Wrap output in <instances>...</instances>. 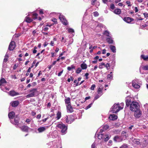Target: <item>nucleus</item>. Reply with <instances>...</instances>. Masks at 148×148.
<instances>
[{
	"instance_id": "53",
	"label": "nucleus",
	"mask_w": 148,
	"mask_h": 148,
	"mask_svg": "<svg viewBox=\"0 0 148 148\" xmlns=\"http://www.w3.org/2000/svg\"><path fill=\"white\" fill-rule=\"evenodd\" d=\"M68 32H74V31L73 29L71 28H70L68 29Z\"/></svg>"
},
{
	"instance_id": "44",
	"label": "nucleus",
	"mask_w": 148,
	"mask_h": 148,
	"mask_svg": "<svg viewBox=\"0 0 148 148\" xmlns=\"http://www.w3.org/2000/svg\"><path fill=\"white\" fill-rule=\"evenodd\" d=\"M37 16H38L37 14L36 13H34L33 15V16H32L33 18L34 19H35L37 18Z\"/></svg>"
},
{
	"instance_id": "56",
	"label": "nucleus",
	"mask_w": 148,
	"mask_h": 148,
	"mask_svg": "<svg viewBox=\"0 0 148 148\" xmlns=\"http://www.w3.org/2000/svg\"><path fill=\"white\" fill-rule=\"evenodd\" d=\"M51 56L52 57H54V56H55L56 55V54H55V53L53 52H52L51 53Z\"/></svg>"
},
{
	"instance_id": "33",
	"label": "nucleus",
	"mask_w": 148,
	"mask_h": 148,
	"mask_svg": "<svg viewBox=\"0 0 148 148\" xmlns=\"http://www.w3.org/2000/svg\"><path fill=\"white\" fill-rule=\"evenodd\" d=\"M141 57L144 60H147L148 59V56H145L144 55H142L141 56Z\"/></svg>"
},
{
	"instance_id": "22",
	"label": "nucleus",
	"mask_w": 148,
	"mask_h": 148,
	"mask_svg": "<svg viewBox=\"0 0 148 148\" xmlns=\"http://www.w3.org/2000/svg\"><path fill=\"white\" fill-rule=\"evenodd\" d=\"M110 48L113 53H115L116 52V49L115 46L110 45Z\"/></svg>"
},
{
	"instance_id": "29",
	"label": "nucleus",
	"mask_w": 148,
	"mask_h": 148,
	"mask_svg": "<svg viewBox=\"0 0 148 148\" xmlns=\"http://www.w3.org/2000/svg\"><path fill=\"white\" fill-rule=\"evenodd\" d=\"M112 72H110V74L108 75L107 78L108 79L110 80L112 79L113 77V74H112Z\"/></svg>"
},
{
	"instance_id": "57",
	"label": "nucleus",
	"mask_w": 148,
	"mask_h": 148,
	"mask_svg": "<svg viewBox=\"0 0 148 148\" xmlns=\"http://www.w3.org/2000/svg\"><path fill=\"white\" fill-rule=\"evenodd\" d=\"M89 75V74L88 73H86L85 74V76L86 77V79H87L88 78V77Z\"/></svg>"
},
{
	"instance_id": "64",
	"label": "nucleus",
	"mask_w": 148,
	"mask_h": 148,
	"mask_svg": "<svg viewBox=\"0 0 148 148\" xmlns=\"http://www.w3.org/2000/svg\"><path fill=\"white\" fill-rule=\"evenodd\" d=\"M95 144L94 143L91 145V148H95Z\"/></svg>"
},
{
	"instance_id": "13",
	"label": "nucleus",
	"mask_w": 148,
	"mask_h": 148,
	"mask_svg": "<svg viewBox=\"0 0 148 148\" xmlns=\"http://www.w3.org/2000/svg\"><path fill=\"white\" fill-rule=\"evenodd\" d=\"M114 140L115 142H119L122 140V138L121 137L116 136L114 137Z\"/></svg>"
},
{
	"instance_id": "60",
	"label": "nucleus",
	"mask_w": 148,
	"mask_h": 148,
	"mask_svg": "<svg viewBox=\"0 0 148 148\" xmlns=\"http://www.w3.org/2000/svg\"><path fill=\"white\" fill-rule=\"evenodd\" d=\"M17 65H16V64H14L13 67V69L14 70L16 69V68L17 67Z\"/></svg>"
},
{
	"instance_id": "48",
	"label": "nucleus",
	"mask_w": 148,
	"mask_h": 148,
	"mask_svg": "<svg viewBox=\"0 0 148 148\" xmlns=\"http://www.w3.org/2000/svg\"><path fill=\"white\" fill-rule=\"evenodd\" d=\"M110 8L112 10L114 9L115 8V6L114 4L112 3L110 5Z\"/></svg>"
},
{
	"instance_id": "50",
	"label": "nucleus",
	"mask_w": 148,
	"mask_h": 148,
	"mask_svg": "<svg viewBox=\"0 0 148 148\" xmlns=\"http://www.w3.org/2000/svg\"><path fill=\"white\" fill-rule=\"evenodd\" d=\"M120 148H128L127 145H124L121 146Z\"/></svg>"
},
{
	"instance_id": "6",
	"label": "nucleus",
	"mask_w": 148,
	"mask_h": 148,
	"mask_svg": "<svg viewBox=\"0 0 148 148\" xmlns=\"http://www.w3.org/2000/svg\"><path fill=\"white\" fill-rule=\"evenodd\" d=\"M66 119V122L68 123H71L74 120V116L72 115L67 116Z\"/></svg>"
},
{
	"instance_id": "52",
	"label": "nucleus",
	"mask_w": 148,
	"mask_h": 148,
	"mask_svg": "<svg viewBox=\"0 0 148 148\" xmlns=\"http://www.w3.org/2000/svg\"><path fill=\"white\" fill-rule=\"evenodd\" d=\"M126 3L127 5H128V6H131V5L130 4V1H127L126 2Z\"/></svg>"
},
{
	"instance_id": "26",
	"label": "nucleus",
	"mask_w": 148,
	"mask_h": 148,
	"mask_svg": "<svg viewBox=\"0 0 148 148\" xmlns=\"http://www.w3.org/2000/svg\"><path fill=\"white\" fill-rule=\"evenodd\" d=\"M32 19L27 16L26 17L25 21L28 23H30L32 21Z\"/></svg>"
},
{
	"instance_id": "40",
	"label": "nucleus",
	"mask_w": 148,
	"mask_h": 148,
	"mask_svg": "<svg viewBox=\"0 0 148 148\" xmlns=\"http://www.w3.org/2000/svg\"><path fill=\"white\" fill-rule=\"evenodd\" d=\"M105 65L104 63H101L99 66V68L100 69H102L103 68V66Z\"/></svg>"
},
{
	"instance_id": "36",
	"label": "nucleus",
	"mask_w": 148,
	"mask_h": 148,
	"mask_svg": "<svg viewBox=\"0 0 148 148\" xmlns=\"http://www.w3.org/2000/svg\"><path fill=\"white\" fill-rule=\"evenodd\" d=\"M101 95L102 94H98L97 95H96L95 96L94 101L95 100L99 98Z\"/></svg>"
},
{
	"instance_id": "5",
	"label": "nucleus",
	"mask_w": 148,
	"mask_h": 148,
	"mask_svg": "<svg viewBox=\"0 0 148 148\" xmlns=\"http://www.w3.org/2000/svg\"><path fill=\"white\" fill-rule=\"evenodd\" d=\"M37 92V89L36 88H33L29 90L30 93L27 95L26 96V97L27 98H29L34 97L35 93Z\"/></svg>"
},
{
	"instance_id": "46",
	"label": "nucleus",
	"mask_w": 148,
	"mask_h": 148,
	"mask_svg": "<svg viewBox=\"0 0 148 148\" xmlns=\"http://www.w3.org/2000/svg\"><path fill=\"white\" fill-rule=\"evenodd\" d=\"M95 84H92L90 87V89L92 90H94L95 89Z\"/></svg>"
},
{
	"instance_id": "62",
	"label": "nucleus",
	"mask_w": 148,
	"mask_h": 148,
	"mask_svg": "<svg viewBox=\"0 0 148 148\" xmlns=\"http://www.w3.org/2000/svg\"><path fill=\"white\" fill-rule=\"evenodd\" d=\"M63 70H62L60 72V73H58V75L59 76H60L61 75L62 73H63Z\"/></svg>"
},
{
	"instance_id": "35",
	"label": "nucleus",
	"mask_w": 148,
	"mask_h": 148,
	"mask_svg": "<svg viewBox=\"0 0 148 148\" xmlns=\"http://www.w3.org/2000/svg\"><path fill=\"white\" fill-rule=\"evenodd\" d=\"M82 71V69L80 68H78L76 70V72L77 73L79 74Z\"/></svg>"
},
{
	"instance_id": "27",
	"label": "nucleus",
	"mask_w": 148,
	"mask_h": 148,
	"mask_svg": "<svg viewBox=\"0 0 148 148\" xmlns=\"http://www.w3.org/2000/svg\"><path fill=\"white\" fill-rule=\"evenodd\" d=\"M8 51L5 54V56L3 60L4 62H6L8 61V58L9 57V56L8 54Z\"/></svg>"
},
{
	"instance_id": "41",
	"label": "nucleus",
	"mask_w": 148,
	"mask_h": 148,
	"mask_svg": "<svg viewBox=\"0 0 148 148\" xmlns=\"http://www.w3.org/2000/svg\"><path fill=\"white\" fill-rule=\"evenodd\" d=\"M1 89L5 92H6V90H9V88L7 87H5L4 88H3L2 87H1Z\"/></svg>"
},
{
	"instance_id": "42",
	"label": "nucleus",
	"mask_w": 148,
	"mask_h": 148,
	"mask_svg": "<svg viewBox=\"0 0 148 148\" xmlns=\"http://www.w3.org/2000/svg\"><path fill=\"white\" fill-rule=\"evenodd\" d=\"M124 104L123 103H121L120 104H119V107L120 109L121 110L124 107Z\"/></svg>"
},
{
	"instance_id": "45",
	"label": "nucleus",
	"mask_w": 148,
	"mask_h": 148,
	"mask_svg": "<svg viewBox=\"0 0 148 148\" xmlns=\"http://www.w3.org/2000/svg\"><path fill=\"white\" fill-rule=\"evenodd\" d=\"M109 128V126L107 125H104L103 126V129L104 130H107Z\"/></svg>"
},
{
	"instance_id": "23",
	"label": "nucleus",
	"mask_w": 148,
	"mask_h": 148,
	"mask_svg": "<svg viewBox=\"0 0 148 148\" xmlns=\"http://www.w3.org/2000/svg\"><path fill=\"white\" fill-rule=\"evenodd\" d=\"M70 99L69 97H68L66 99H65V103L66 104H68L67 105H69V104H71L70 103Z\"/></svg>"
},
{
	"instance_id": "15",
	"label": "nucleus",
	"mask_w": 148,
	"mask_h": 148,
	"mask_svg": "<svg viewBox=\"0 0 148 148\" xmlns=\"http://www.w3.org/2000/svg\"><path fill=\"white\" fill-rule=\"evenodd\" d=\"M67 111L68 112H72L73 111V110L71 104L66 106Z\"/></svg>"
},
{
	"instance_id": "8",
	"label": "nucleus",
	"mask_w": 148,
	"mask_h": 148,
	"mask_svg": "<svg viewBox=\"0 0 148 148\" xmlns=\"http://www.w3.org/2000/svg\"><path fill=\"white\" fill-rule=\"evenodd\" d=\"M134 111H135L134 116L136 117L139 118L141 116L142 112L139 108L137 109Z\"/></svg>"
},
{
	"instance_id": "21",
	"label": "nucleus",
	"mask_w": 148,
	"mask_h": 148,
	"mask_svg": "<svg viewBox=\"0 0 148 148\" xmlns=\"http://www.w3.org/2000/svg\"><path fill=\"white\" fill-rule=\"evenodd\" d=\"M12 106V107H15L17 106L18 104V102L17 101H14L11 103Z\"/></svg>"
},
{
	"instance_id": "14",
	"label": "nucleus",
	"mask_w": 148,
	"mask_h": 148,
	"mask_svg": "<svg viewBox=\"0 0 148 148\" xmlns=\"http://www.w3.org/2000/svg\"><path fill=\"white\" fill-rule=\"evenodd\" d=\"M124 21L127 23H130L131 22L134 21V19L130 17H127L124 18Z\"/></svg>"
},
{
	"instance_id": "59",
	"label": "nucleus",
	"mask_w": 148,
	"mask_h": 148,
	"mask_svg": "<svg viewBox=\"0 0 148 148\" xmlns=\"http://www.w3.org/2000/svg\"><path fill=\"white\" fill-rule=\"evenodd\" d=\"M96 0H92L91 1V4L92 5H94L95 3L96 2Z\"/></svg>"
},
{
	"instance_id": "25",
	"label": "nucleus",
	"mask_w": 148,
	"mask_h": 148,
	"mask_svg": "<svg viewBox=\"0 0 148 148\" xmlns=\"http://www.w3.org/2000/svg\"><path fill=\"white\" fill-rule=\"evenodd\" d=\"M81 67L82 69H85L87 68V65L86 64L83 63L81 64Z\"/></svg>"
},
{
	"instance_id": "51",
	"label": "nucleus",
	"mask_w": 148,
	"mask_h": 148,
	"mask_svg": "<svg viewBox=\"0 0 148 148\" xmlns=\"http://www.w3.org/2000/svg\"><path fill=\"white\" fill-rule=\"evenodd\" d=\"M148 25V23H146L143 25L141 27H142L144 28L146 27Z\"/></svg>"
},
{
	"instance_id": "30",
	"label": "nucleus",
	"mask_w": 148,
	"mask_h": 148,
	"mask_svg": "<svg viewBox=\"0 0 148 148\" xmlns=\"http://www.w3.org/2000/svg\"><path fill=\"white\" fill-rule=\"evenodd\" d=\"M67 69L69 71L71 70L72 69H75V66L74 65H71V66H68L67 67Z\"/></svg>"
},
{
	"instance_id": "49",
	"label": "nucleus",
	"mask_w": 148,
	"mask_h": 148,
	"mask_svg": "<svg viewBox=\"0 0 148 148\" xmlns=\"http://www.w3.org/2000/svg\"><path fill=\"white\" fill-rule=\"evenodd\" d=\"M49 28L48 27H46L43 28V30H42V32H46L47 31L48 29Z\"/></svg>"
},
{
	"instance_id": "1",
	"label": "nucleus",
	"mask_w": 148,
	"mask_h": 148,
	"mask_svg": "<svg viewBox=\"0 0 148 148\" xmlns=\"http://www.w3.org/2000/svg\"><path fill=\"white\" fill-rule=\"evenodd\" d=\"M132 98L130 96H127L126 98L125 102L126 106L128 107L130 105V109L131 110L134 111L139 108V105L137 102L132 101L131 103Z\"/></svg>"
},
{
	"instance_id": "11",
	"label": "nucleus",
	"mask_w": 148,
	"mask_h": 148,
	"mask_svg": "<svg viewBox=\"0 0 148 148\" xmlns=\"http://www.w3.org/2000/svg\"><path fill=\"white\" fill-rule=\"evenodd\" d=\"M132 85L134 88L136 89H138L140 87V85L137 84L136 80H134L132 81Z\"/></svg>"
},
{
	"instance_id": "7",
	"label": "nucleus",
	"mask_w": 148,
	"mask_h": 148,
	"mask_svg": "<svg viewBox=\"0 0 148 148\" xmlns=\"http://www.w3.org/2000/svg\"><path fill=\"white\" fill-rule=\"evenodd\" d=\"M59 18L64 25H66L68 24V23L64 16L60 14Z\"/></svg>"
},
{
	"instance_id": "37",
	"label": "nucleus",
	"mask_w": 148,
	"mask_h": 148,
	"mask_svg": "<svg viewBox=\"0 0 148 148\" xmlns=\"http://www.w3.org/2000/svg\"><path fill=\"white\" fill-rule=\"evenodd\" d=\"M104 66L107 69H108L110 68V65L109 63H107L106 64H105V65H104Z\"/></svg>"
},
{
	"instance_id": "4",
	"label": "nucleus",
	"mask_w": 148,
	"mask_h": 148,
	"mask_svg": "<svg viewBox=\"0 0 148 148\" xmlns=\"http://www.w3.org/2000/svg\"><path fill=\"white\" fill-rule=\"evenodd\" d=\"M95 136L97 137L99 139H104L105 141H107L110 137V136L108 135H104L102 134H96Z\"/></svg>"
},
{
	"instance_id": "28",
	"label": "nucleus",
	"mask_w": 148,
	"mask_h": 148,
	"mask_svg": "<svg viewBox=\"0 0 148 148\" xmlns=\"http://www.w3.org/2000/svg\"><path fill=\"white\" fill-rule=\"evenodd\" d=\"M114 12L116 14H120L121 12V10L119 9H115L114 11Z\"/></svg>"
},
{
	"instance_id": "31",
	"label": "nucleus",
	"mask_w": 148,
	"mask_h": 148,
	"mask_svg": "<svg viewBox=\"0 0 148 148\" xmlns=\"http://www.w3.org/2000/svg\"><path fill=\"white\" fill-rule=\"evenodd\" d=\"M102 89L101 88L99 87L98 88L97 90V93L98 94H102Z\"/></svg>"
},
{
	"instance_id": "20",
	"label": "nucleus",
	"mask_w": 148,
	"mask_h": 148,
	"mask_svg": "<svg viewBox=\"0 0 148 148\" xmlns=\"http://www.w3.org/2000/svg\"><path fill=\"white\" fill-rule=\"evenodd\" d=\"M6 81L5 79L3 78H2L0 81V87H1V86H4V83H6Z\"/></svg>"
},
{
	"instance_id": "58",
	"label": "nucleus",
	"mask_w": 148,
	"mask_h": 148,
	"mask_svg": "<svg viewBox=\"0 0 148 148\" xmlns=\"http://www.w3.org/2000/svg\"><path fill=\"white\" fill-rule=\"evenodd\" d=\"M31 120L30 119H27L26 120V122L29 123V122L31 121Z\"/></svg>"
},
{
	"instance_id": "2",
	"label": "nucleus",
	"mask_w": 148,
	"mask_h": 148,
	"mask_svg": "<svg viewBox=\"0 0 148 148\" xmlns=\"http://www.w3.org/2000/svg\"><path fill=\"white\" fill-rule=\"evenodd\" d=\"M57 127L61 129V133L63 134H65L67 132V126L62 123L58 124L57 125Z\"/></svg>"
},
{
	"instance_id": "55",
	"label": "nucleus",
	"mask_w": 148,
	"mask_h": 148,
	"mask_svg": "<svg viewBox=\"0 0 148 148\" xmlns=\"http://www.w3.org/2000/svg\"><path fill=\"white\" fill-rule=\"evenodd\" d=\"M52 21L54 23H56L57 22V20L56 18H53L52 19Z\"/></svg>"
},
{
	"instance_id": "43",
	"label": "nucleus",
	"mask_w": 148,
	"mask_h": 148,
	"mask_svg": "<svg viewBox=\"0 0 148 148\" xmlns=\"http://www.w3.org/2000/svg\"><path fill=\"white\" fill-rule=\"evenodd\" d=\"M143 69L144 70H148V65H146L142 67Z\"/></svg>"
},
{
	"instance_id": "39",
	"label": "nucleus",
	"mask_w": 148,
	"mask_h": 148,
	"mask_svg": "<svg viewBox=\"0 0 148 148\" xmlns=\"http://www.w3.org/2000/svg\"><path fill=\"white\" fill-rule=\"evenodd\" d=\"M94 102V101H93V102L92 103H90L89 105H88V106H87L86 108L85 109L86 110H87L90 108L91 106L92 105V104L93 103V102Z\"/></svg>"
},
{
	"instance_id": "3",
	"label": "nucleus",
	"mask_w": 148,
	"mask_h": 148,
	"mask_svg": "<svg viewBox=\"0 0 148 148\" xmlns=\"http://www.w3.org/2000/svg\"><path fill=\"white\" fill-rule=\"evenodd\" d=\"M119 107V104L117 103L114 104L112 106L110 112L113 113H116L121 110Z\"/></svg>"
},
{
	"instance_id": "17",
	"label": "nucleus",
	"mask_w": 148,
	"mask_h": 148,
	"mask_svg": "<svg viewBox=\"0 0 148 148\" xmlns=\"http://www.w3.org/2000/svg\"><path fill=\"white\" fill-rule=\"evenodd\" d=\"M19 118L17 116H16L14 119V122H12L11 121V122L14 124L15 125H17L19 122Z\"/></svg>"
},
{
	"instance_id": "61",
	"label": "nucleus",
	"mask_w": 148,
	"mask_h": 148,
	"mask_svg": "<svg viewBox=\"0 0 148 148\" xmlns=\"http://www.w3.org/2000/svg\"><path fill=\"white\" fill-rule=\"evenodd\" d=\"M112 143V141L111 140H109L108 142V145L109 146H110L111 145Z\"/></svg>"
},
{
	"instance_id": "34",
	"label": "nucleus",
	"mask_w": 148,
	"mask_h": 148,
	"mask_svg": "<svg viewBox=\"0 0 148 148\" xmlns=\"http://www.w3.org/2000/svg\"><path fill=\"white\" fill-rule=\"evenodd\" d=\"M133 142L134 144L138 145L140 144V142L136 139H134Z\"/></svg>"
},
{
	"instance_id": "54",
	"label": "nucleus",
	"mask_w": 148,
	"mask_h": 148,
	"mask_svg": "<svg viewBox=\"0 0 148 148\" xmlns=\"http://www.w3.org/2000/svg\"><path fill=\"white\" fill-rule=\"evenodd\" d=\"M32 68H33V66H32L30 67H29L28 69L27 72L28 73H30L31 71V69Z\"/></svg>"
},
{
	"instance_id": "24",
	"label": "nucleus",
	"mask_w": 148,
	"mask_h": 148,
	"mask_svg": "<svg viewBox=\"0 0 148 148\" xmlns=\"http://www.w3.org/2000/svg\"><path fill=\"white\" fill-rule=\"evenodd\" d=\"M107 41L109 44H112L113 43V40L112 39L110 36L109 37L106 39Z\"/></svg>"
},
{
	"instance_id": "12",
	"label": "nucleus",
	"mask_w": 148,
	"mask_h": 148,
	"mask_svg": "<svg viewBox=\"0 0 148 148\" xmlns=\"http://www.w3.org/2000/svg\"><path fill=\"white\" fill-rule=\"evenodd\" d=\"M48 127V126L40 127L38 128V130L39 133H41L44 131Z\"/></svg>"
},
{
	"instance_id": "19",
	"label": "nucleus",
	"mask_w": 148,
	"mask_h": 148,
	"mask_svg": "<svg viewBox=\"0 0 148 148\" xmlns=\"http://www.w3.org/2000/svg\"><path fill=\"white\" fill-rule=\"evenodd\" d=\"M21 129L23 131L27 132L28 131L29 127L26 126H23L21 127Z\"/></svg>"
},
{
	"instance_id": "10",
	"label": "nucleus",
	"mask_w": 148,
	"mask_h": 148,
	"mask_svg": "<svg viewBox=\"0 0 148 148\" xmlns=\"http://www.w3.org/2000/svg\"><path fill=\"white\" fill-rule=\"evenodd\" d=\"M8 93L9 95L12 96H14L19 95V93L18 92H16L14 90L10 91L8 92Z\"/></svg>"
},
{
	"instance_id": "38",
	"label": "nucleus",
	"mask_w": 148,
	"mask_h": 148,
	"mask_svg": "<svg viewBox=\"0 0 148 148\" xmlns=\"http://www.w3.org/2000/svg\"><path fill=\"white\" fill-rule=\"evenodd\" d=\"M104 34L107 36H108V37H109V32L107 30H106L104 32Z\"/></svg>"
},
{
	"instance_id": "9",
	"label": "nucleus",
	"mask_w": 148,
	"mask_h": 148,
	"mask_svg": "<svg viewBox=\"0 0 148 148\" xmlns=\"http://www.w3.org/2000/svg\"><path fill=\"white\" fill-rule=\"evenodd\" d=\"M15 47V42L13 41H11L9 45L8 49L10 51L13 50Z\"/></svg>"
},
{
	"instance_id": "63",
	"label": "nucleus",
	"mask_w": 148,
	"mask_h": 148,
	"mask_svg": "<svg viewBox=\"0 0 148 148\" xmlns=\"http://www.w3.org/2000/svg\"><path fill=\"white\" fill-rule=\"evenodd\" d=\"M54 42L53 41H51V42L50 45L51 46H53L54 45Z\"/></svg>"
},
{
	"instance_id": "16",
	"label": "nucleus",
	"mask_w": 148,
	"mask_h": 148,
	"mask_svg": "<svg viewBox=\"0 0 148 148\" xmlns=\"http://www.w3.org/2000/svg\"><path fill=\"white\" fill-rule=\"evenodd\" d=\"M117 118V116L114 114H110L109 117V119L112 120H115Z\"/></svg>"
},
{
	"instance_id": "18",
	"label": "nucleus",
	"mask_w": 148,
	"mask_h": 148,
	"mask_svg": "<svg viewBox=\"0 0 148 148\" xmlns=\"http://www.w3.org/2000/svg\"><path fill=\"white\" fill-rule=\"evenodd\" d=\"M15 115V113L13 112L12 111L10 112L8 114V117L10 119H13V118Z\"/></svg>"
},
{
	"instance_id": "32",
	"label": "nucleus",
	"mask_w": 148,
	"mask_h": 148,
	"mask_svg": "<svg viewBox=\"0 0 148 148\" xmlns=\"http://www.w3.org/2000/svg\"><path fill=\"white\" fill-rule=\"evenodd\" d=\"M61 113L60 112H58L57 114L56 118L57 119H59L61 117Z\"/></svg>"
},
{
	"instance_id": "47",
	"label": "nucleus",
	"mask_w": 148,
	"mask_h": 148,
	"mask_svg": "<svg viewBox=\"0 0 148 148\" xmlns=\"http://www.w3.org/2000/svg\"><path fill=\"white\" fill-rule=\"evenodd\" d=\"M93 14L94 16L95 17L99 15L98 13L97 12H94Z\"/></svg>"
}]
</instances>
